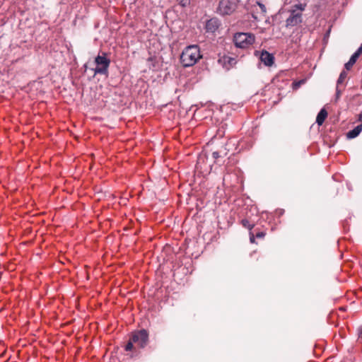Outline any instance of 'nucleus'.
Listing matches in <instances>:
<instances>
[{
	"mask_svg": "<svg viewBox=\"0 0 362 362\" xmlns=\"http://www.w3.org/2000/svg\"><path fill=\"white\" fill-rule=\"evenodd\" d=\"M148 341V334L146 330L141 329L132 333L128 343L125 346L127 351H131L136 348L142 349Z\"/></svg>",
	"mask_w": 362,
	"mask_h": 362,
	"instance_id": "1",
	"label": "nucleus"
},
{
	"mask_svg": "<svg viewBox=\"0 0 362 362\" xmlns=\"http://www.w3.org/2000/svg\"><path fill=\"white\" fill-rule=\"evenodd\" d=\"M201 57L199 47L197 45H190L182 51L180 61L184 66L187 67L195 64Z\"/></svg>",
	"mask_w": 362,
	"mask_h": 362,
	"instance_id": "2",
	"label": "nucleus"
},
{
	"mask_svg": "<svg viewBox=\"0 0 362 362\" xmlns=\"http://www.w3.org/2000/svg\"><path fill=\"white\" fill-rule=\"evenodd\" d=\"M95 64L96 65L95 69H92L94 75L102 74L106 75L108 73V69L110 64V59L107 57V54L103 52L102 54H98L95 58Z\"/></svg>",
	"mask_w": 362,
	"mask_h": 362,
	"instance_id": "3",
	"label": "nucleus"
},
{
	"mask_svg": "<svg viewBox=\"0 0 362 362\" xmlns=\"http://www.w3.org/2000/svg\"><path fill=\"white\" fill-rule=\"evenodd\" d=\"M255 35L248 33H238L233 37V42L237 47L247 48L255 42Z\"/></svg>",
	"mask_w": 362,
	"mask_h": 362,
	"instance_id": "4",
	"label": "nucleus"
},
{
	"mask_svg": "<svg viewBox=\"0 0 362 362\" xmlns=\"http://www.w3.org/2000/svg\"><path fill=\"white\" fill-rule=\"evenodd\" d=\"M238 3V0H221L217 12L221 16L230 15L236 10Z\"/></svg>",
	"mask_w": 362,
	"mask_h": 362,
	"instance_id": "5",
	"label": "nucleus"
},
{
	"mask_svg": "<svg viewBox=\"0 0 362 362\" xmlns=\"http://www.w3.org/2000/svg\"><path fill=\"white\" fill-rule=\"evenodd\" d=\"M302 22V13L296 12V10H291L289 17L286 21L287 27H293L298 25Z\"/></svg>",
	"mask_w": 362,
	"mask_h": 362,
	"instance_id": "6",
	"label": "nucleus"
},
{
	"mask_svg": "<svg viewBox=\"0 0 362 362\" xmlns=\"http://www.w3.org/2000/svg\"><path fill=\"white\" fill-rule=\"evenodd\" d=\"M219 27V21L216 18H211L206 23V30L210 33H214Z\"/></svg>",
	"mask_w": 362,
	"mask_h": 362,
	"instance_id": "7",
	"label": "nucleus"
},
{
	"mask_svg": "<svg viewBox=\"0 0 362 362\" xmlns=\"http://www.w3.org/2000/svg\"><path fill=\"white\" fill-rule=\"evenodd\" d=\"M260 59L266 66H271L274 63V57L268 52L264 51L260 55Z\"/></svg>",
	"mask_w": 362,
	"mask_h": 362,
	"instance_id": "8",
	"label": "nucleus"
},
{
	"mask_svg": "<svg viewBox=\"0 0 362 362\" xmlns=\"http://www.w3.org/2000/svg\"><path fill=\"white\" fill-rule=\"evenodd\" d=\"M361 131H362V123L361 124L356 126L354 129L346 133V137H347V139H354L358 136V134L361 132Z\"/></svg>",
	"mask_w": 362,
	"mask_h": 362,
	"instance_id": "9",
	"label": "nucleus"
},
{
	"mask_svg": "<svg viewBox=\"0 0 362 362\" xmlns=\"http://www.w3.org/2000/svg\"><path fill=\"white\" fill-rule=\"evenodd\" d=\"M346 76H347V73L346 71H342L339 75V77L337 80V95L339 94V86L340 84H341L344 82V79L346 78Z\"/></svg>",
	"mask_w": 362,
	"mask_h": 362,
	"instance_id": "10",
	"label": "nucleus"
},
{
	"mask_svg": "<svg viewBox=\"0 0 362 362\" xmlns=\"http://www.w3.org/2000/svg\"><path fill=\"white\" fill-rule=\"evenodd\" d=\"M306 78H303L299 81H296L292 83V88L293 90H297L302 85L305 84L306 82Z\"/></svg>",
	"mask_w": 362,
	"mask_h": 362,
	"instance_id": "11",
	"label": "nucleus"
},
{
	"mask_svg": "<svg viewBox=\"0 0 362 362\" xmlns=\"http://www.w3.org/2000/svg\"><path fill=\"white\" fill-rule=\"evenodd\" d=\"M305 8L306 4H297L292 6L291 10H296V12H297V11H300V12L301 13L305 9Z\"/></svg>",
	"mask_w": 362,
	"mask_h": 362,
	"instance_id": "12",
	"label": "nucleus"
},
{
	"mask_svg": "<svg viewBox=\"0 0 362 362\" xmlns=\"http://www.w3.org/2000/svg\"><path fill=\"white\" fill-rule=\"evenodd\" d=\"M241 223L245 228L249 229L250 231L252 230L254 227V224L251 223L247 219H243Z\"/></svg>",
	"mask_w": 362,
	"mask_h": 362,
	"instance_id": "13",
	"label": "nucleus"
},
{
	"mask_svg": "<svg viewBox=\"0 0 362 362\" xmlns=\"http://www.w3.org/2000/svg\"><path fill=\"white\" fill-rule=\"evenodd\" d=\"M327 115H317L316 122L318 125H322L327 118Z\"/></svg>",
	"mask_w": 362,
	"mask_h": 362,
	"instance_id": "14",
	"label": "nucleus"
},
{
	"mask_svg": "<svg viewBox=\"0 0 362 362\" xmlns=\"http://www.w3.org/2000/svg\"><path fill=\"white\" fill-rule=\"evenodd\" d=\"M177 1L182 7H186L190 4V0H177Z\"/></svg>",
	"mask_w": 362,
	"mask_h": 362,
	"instance_id": "15",
	"label": "nucleus"
},
{
	"mask_svg": "<svg viewBox=\"0 0 362 362\" xmlns=\"http://www.w3.org/2000/svg\"><path fill=\"white\" fill-rule=\"evenodd\" d=\"M266 235L264 231H259L255 233V238H263Z\"/></svg>",
	"mask_w": 362,
	"mask_h": 362,
	"instance_id": "16",
	"label": "nucleus"
},
{
	"mask_svg": "<svg viewBox=\"0 0 362 362\" xmlns=\"http://www.w3.org/2000/svg\"><path fill=\"white\" fill-rule=\"evenodd\" d=\"M354 64H355L354 62H351V60H350V59H349V62H346V63L345 64V65H344L345 69H346V70H349V69H351V67L353 66V65H354Z\"/></svg>",
	"mask_w": 362,
	"mask_h": 362,
	"instance_id": "17",
	"label": "nucleus"
},
{
	"mask_svg": "<svg viewBox=\"0 0 362 362\" xmlns=\"http://www.w3.org/2000/svg\"><path fill=\"white\" fill-rule=\"evenodd\" d=\"M359 57V56L358 55V53H354L351 58L349 59L350 60H351V62H354L356 63V60L358 59V58Z\"/></svg>",
	"mask_w": 362,
	"mask_h": 362,
	"instance_id": "18",
	"label": "nucleus"
},
{
	"mask_svg": "<svg viewBox=\"0 0 362 362\" xmlns=\"http://www.w3.org/2000/svg\"><path fill=\"white\" fill-rule=\"evenodd\" d=\"M255 235L254 234V233L250 230V241L251 243H255Z\"/></svg>",
	"mask_w": 362,
	"mask_h": 362,
	"instance_id": "19",
	"label": "nucleus"
},
{
	"mask_svg": "<svg viewBox=\"0 0 362 362\" xmlns=\"http://www.w3.org/2000/svg\"><path fill=\"white\" fill-rule=\"evenodd\" d=\"M259 6L263 12H266V7L263 4L258 3Z\"/></svg>",
	"mask_w": 362,
	"mask_h": 362,
	"instance_id": "20",
	"label": "nucleus"
},
{
	"mask_svg": "<svg viewBox=\"0 0 362 362\" xmlns=\"http://www.w3.org/2000/svg\"><path fill=\"white\" fill-rule=\"evenodd\" d=\"M212 156L214 159L219 158V153L217 151L213 152Z\"/></svg>",
	"mask_w": 362,
	"mask_h": 362,
	"instance_id": "21",
	"label": "nucleus"
},
{
	"mask_svg": "<svg viewBox=\"0 0 362 362\" xmlns=\"http://www.w3.org/2000/svg\"><path fill=\"white\" fill-rule=\"evenodd\" d=\"M318 113H327L325 107L322 108Z\"/></svg>",
	"mask_w": 362,
	"mask_h": 362,
	"instance_id": "22",
	"label": "nucleus"
},
{
	"mask_svg": "<svg viewBox=\"0 0 362 362\" xmlns=\"http://www.w3.org/2000/svg\"><path fill=\"white\" fill-rule=\"evenodd\" d=\"M228 62H230V63L231 62L234 61V59L230 58V57H228Z\"/></svg>",
	"mask_w": 362,
	"mask_h": 362,
	"instance_id": "23",
	"label": "nucleus"
},
{
	"mask_svg": "<svg viewBox=\"0 0 362 362\" xmlns=\"http://www.w3.org/2000/svg\"><path fill=\"white\" fill-rule=\"evenodd\" d=\"M359 121L362 122V115H360Z\"/></svg>",
	"mask_w": 362,
	"mask_h": 362,
	"instance_id": "24",
	"label": "nucleus"
},
{
	"mask_svg": "<svg viewBox=\"0 0 362 362\" xmlns=\"http://www.w3.org/2000/svg\"><path fill=\"white\" fill-rule=\"evenodd\" d=\"M361 113H362V112H361Z\"/></svg>",
	"mask_w": 362,
	"mask_h": 362,
	"instance_id": "25",
	"label": "nucleus"
}]
</instances>
